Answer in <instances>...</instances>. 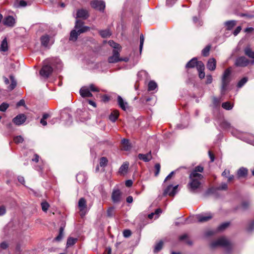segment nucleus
I'll return each mask as SVG.
<instances>
[{
  "label": "nucleus",
  "instance_id": "obj_1",
  "mask_svg": "<svg viewBox=\"0 0 254 254\" xmlns=\"http://www.w3.org/2000/svg\"><path fill=\"white\" fill-rule=\"evenodd\" d=\"M203 171V168L200 166H198L190 174V182L188 186L190 191L193 192L200 188L203 176L199 173L202 172Z\"/></svg>",
  "mask_w": 254,
  "mask_h": 254
},
{
  "label": "nucleus",
  "instance_id": "obj_2",
  "mask_svg": "<svg viewBox=\"0 0 254 254\" xmlns=\"http://www.w3.org/2000/svg\"><path fill=\"white\" fill-rule=\"evenodd\" d=\"M83 23L80 20H77L75 22L74 29L70 32L69 40L75 41L78 36L81 33L85 32L90 29L88 26L83 25Z\"/></svg>",
  "mask_w": 254,
  "mask_h": 254
},
{
  "label": "nucleus",
  "instance_id": "obj_3",
  "mask_svg": "<svg viewBox=\"0 0 254 254\" xmlns=\"http://www.w3.org/2000/svg\"><path fill=\"white\" fill-rule=\"evenodd\" d=\"M231 67L227 68L224 72L222 77V85L221 93L224 94L227 89V87L231 80Z\"/></svg>",
  "mask_w": 254,
  "mask_h": 254
},
{
  "label": "nucleus",
  "instance_id": "obj_4",
  "mask_svg": "<svg viewBox=\"0 0 254 254\" xmlns=\"http://www.w3.org/2000/svg\"><path fill=\"white\" fill-rule=\"evenodd\" d=\"M120 51L117 50H114L113 51V55L110 57L108 59V62L110 63H115L119 61L127 62L128 61V58H120L119 52Z\"/></svg>",
  "mask_w": 254,
  "mask_h": 254
},
{
  "label": "nucleus",
  "instance_id": "obj_5",
  "mask_svg": "<svg viewBox=\"0 0 254 254\" xmlns=\"http://www.w3.org/2000/svg\"><path fill=\"white\" fill-rule=\"evenodd\" d=\"M250 61L246 57L241 56L237 58L235 65L237 66L246 67L250 64Z\"/></svg>",
  "mask_w": 254,
  "mask_h": 254
},
{
  "label": "nucleus",
  "instance_id": "obj_6",
  "mask_svg": "<svg viewBox=\"0 0 254 254\" xmlns=\"http://www.w3.org/2000/svg\"><path fill=\"white\" fill-rule=\"evenodd\" d=\"M229 245L228 241L225 238H220L216 241L211 243L210 246L212 248L221 246V247H227Z\"/></svg>",
  "mask_w": 254,
  "mask_h": 254
},
{
  "label": "nucleus",
  "instance_id": "obj_7",
  "mask_svg": "<svg viewBox=\"0 0 254 254\" xmlns=\"http://www.w3.org/2000/svg\"><path fill=\"white\" fill-rule=\"evenodd\" d=\"M111 198L115 203H119L122 200V192L119 189H114L113 190Z\"/></svg>",
  "mask_w": 254,
  "mask_h": 254
},
{
  "label": "nucleus",
  "instance_id": "obj_8",
  "mask_svg": "<svg viewBox=\"0 0 254 254\" xmlns=\"http://www.w3.org/2000/svg\"><path fill=\"white\" fill-rule=\"evenodd\" d=\"M41 42L43 46L45 47H49L54 43V40L49 35H45L41 37Z\"/></svg>",
  "mask_w": 254,
  "mask_h": 254
},
{
  "label": "nucleus",
  "instance_id": "obj_9",
  "mask_svg": "<svg viewBox=\"0 0 254 254\" xmlns=\"http://www.w3.org/2000/svg\"><path fill=\"white\" fill-rule=\"evenodd\" d=\"M91 6L99 10H103L105 7V3L102 0H94L91 2Z\"/></svg>",
  "mask_w": 254,
  "mask_h": 254
},
{
  "label": "nucleus",
  "instance_id": "obj_10",
  "mask_svg": "<svg viewBox=\"0 0 254 254\" xmlns=\"http://www.w3.org/2000/svg\"><path fill=\"white\" fill-rule=\"evenodd\" d=\"M26 120V117L24 114H19L16 116L12 120L13 123L17 126H20L23 124Z\"/></svg>",
  "mask_w": 254,
  "mask_h": 254
},
{
  "label": "nucleus",
  "instance_id": "obj_11",
  "mask_svg": "<svg viewBox=\"0 0 254 254\" xmlns=\"http://www.w3.org/2000/svg\"><path fill=\"white\" fill-rule=\"evenodd\" d=\"M53 68L51 66L46 65H44L40 71V74L45 77H48L52 72Z\"/></svg>",
  "mask_w": 254,
  "mask_h": 254
},
{
  "label": "nucleus",
  "instance_id": "obj_12",
  "mask_svg": "<svg viewBox=\"0 0 254 254\" xmlns=\"http://www.w3.org/2000/svg\"><path fill=\"white\" fill-rule=\"evenodd\" d=\"M198 221L200 222H204L208 221L212 218L211 213L201 214L196 216Z\"/></svg>",
  "mask_w": 254,
  "mask_h": 254
},
{
  "label": "nucleus",
  "instance_id": "obj_13",
  "mask_svg": "<svg viewBox=\"0 0 254 254\" xmlns=\"http://www.w3.org/2000/svg\"><path fill=\"white\" fill-rule=\"evenodd\" d=\"M178 185L174 187H173L172 185L169 186L164 190V194H168L170 196H174L177 192L176 190L178 188Z\"/></svg>",
  "mask_w": 254,
  "mask_h": 254
},
{
  "label": "nucleus",
  "instance_id": "obj_14",
  "mask_svg": "<svg viewBox=\"0 0 254 254\" xmlns=\"http://www.w3.org/2000/svg\"><path fill=\"white\" fill-rule=\"evenodd\" d=\"M86 201L84 198H81L78 201V207L81 212V215L85 214V209L86 208Z\"/></svg>",
  "mask_w": 254,
  "mask_h": 254
},
{
  "label": "nucleus",
  "instance_id": "obj_15",
  "mask_svg": "<svg viewBox=\"0 0 254 254\" xmlns=\"http://www.w3.org/2000/svg\"><path fill=\"white\" fill-rule=\"evenodd\" d=\"M80 94L82 97L84 98L92 96V94L90 92V90L87 86H83L80 89Z\"/></svg>",
  "mask_w": 254,
  "mask_h": 254
},
{
  "label": "nucleus",
  "instance_id": "obj_16",
  "mask_svg": "<svg viewBox=\"0 0 254 254\" xmlns=\"http://www.w3.org/2000/svg\"><path fill=\"white\" fill-rule=\"evenodd\" d=\"M15 22V19L11 16H7L4 19L3 21L4 25L9 27H13Z\"/></svg>",
  "mask_w": 254,
  "mask_h": 254
},
{
  "label": "nucleus",
  "instance_id": "obj_17",
  "mask_svg": "<svg viewBox=\"0 0 254 254\" xmlns=\"http://www.w3.org/2000/svg\"><path fill=\"white\" fill-rule=\"evenodd\" d=\"M216 66V61L215 59H210L207 64V68L211 71H213L215 69Z\"/></svg>",
  "mask_w": 254,
  "mask_h": 254
},
{
  "label": "nucleus",
  "instance_id": "obj_18",
  "mask_svg": "<svg viewBox=\"0 0 254 254\" xmlns=\"http://www.w3.org/2000/svg\"><path fill=\"white\" fill-rule=\"evenodd\" d=\"M76 15L77 17L82 18L83 19H86L89 16L88 11L83 9H81L77 10Z\"/></svg>",
  "mask_w": 254,
  "mask_h": 254
},
{
  "label": "nucleus",
  "instance_id": "obj_19",
  "mask_svg": "<svg viewBox=\"0 0 254 254\" xmlns=\"http://www.w3.org/2000/svg\"><path fill=\"white\" fill-rule=\"evenodd\" d=\"M118 103L121 108L126 111L127 108V103L125 102L120 96H118Z\"/></svg>",
  "mask_w": 254,
  "mask_h": 254
},
{
  "label": "nucleus",
  "instance_id": "obj_20",
  "mask_svg": "<svg viewBox=\"0 0 254 254\" xmlns=\"http://www.w3.org/2000/svg\"><path fill=\"white\" fill-rule=\"evenodd\" d=\"M138 158L143 160L144 162H148L152 159V155L151 152H149L148 153L143 154H139L138 155Z\"/></svg>",
  "mask_w": 254,
  "mask_h": 254
},
{
  "label": "nucleus",
  "instance_id": "obj_21",
  "mask_svg": "<svg viewBox=\"0 0 254 254\" xmlns=\"http://www.w3.org/2000/svg\"><path fill=\"white\" fill-rule=\"evenodd\" d=\"M131 148L128 140L123 139L122 140V149L126 151L129 150Z\"/></svg>",
  "mask_w": 254,
  "mask_h": 254
},
{
  "label": "nucleus",
  "instance_id": "obj_22",
  "mask_svg": "<svg viewBox=\"0 0 254 254\" xmlns=\"http://www.w3.org/2000/svg\"><path fill=\"white\" fill-rule=\"evenodd\" d=\"M8 50V44L7 39L5 38L2 40L0 47V51L1 52H6Z\"/></svg>",
  "mask_w": 254,
  "mask_h": 254
},
{
  "label": "nucleus",
  "instance_id": "obj_23",
  "mask_svg": "<svg viewBox=\"0 0 254 254\" xmlns=\"http://www.w3.org/2000/svg\"><path fill=\"white\" fill-rule=\"evenodd\" d=\"M245 54L251 59H254V52L250 47H247L244 49Z\"/></svg>",
  "mask_w": 254,
  "mask_h": 254
},
{
  "label": "nucleus",
  "instance_id": "obj_24",
  "mask_svg": "<svg viewBox=\"0 0 254 254\" xmlns=\"http://www.w3.org/2000/svg\"><path fill=\"white\" fill-rule=\"evenodd\" d=\"M129 164L128 163L126 162L124 163L120 168L119 173L121 174H125L127 172V171L128 168Z\"/></svg>",
  "mask_w": 254,
  "mask_h": 254
},
{
  "label": "nucleus",
  "instance_id": "obj_25",
  "mask_svg": "<svg viewBox=\"0 0 254 254\" xmlns=\"http://www.w3.org/2000/svg\"><path fill=\"white\" fill-rule=\"evenodd\" d=\"M248 174V170L244 167L241 168L237 172V175L239 177H245Z\"/></svg>",
  "mask_w": 254,
  "mask_h": 254
},
{
  "label": "nucleus",
  "instance_id": "obj_26",
  "mask_svg": "<svg viewBox=\"0 0 254 254\" xmlns=\"http://www.w3.org/2000/svg\"><path fill=\"white\" fill-rule=\"evenodd\" d=\"M76 179L78 183H82L86 181V177L83 173H80L77 175Z\"/></svg>",
  "mask_w": 254,
  "mask_h": 254
},
{
  "label": "nucleus",
  "instance_id": "obj_27",
  "mask_svg": "<svg viewBox=\"0 0 254 254\" xmlns=\"http://www.w3.org/2000/svg\"><path fill=\"white\" fill-rule=\"evenodd\" d=\"M119 113L118 111H117V110L114 111L111 114V115L109 117V119L111 121L114 122L117 120V119L119 117Z\"/></svg>",
  "mask_w": 254,
  "mask_h": 254
},
{
  "label": "nucleus",
  "instance_id": "obj_28",
  "mask_svg": "<svg viewBox=\"0 0 254 254\" xmlns=\"http://www.w3.org/2000/svg\"><path fill=\"white\" fill-rule=\"evenodd\" d=\"M197 59L196 58H193L192 59L190 62H189L187 64H186V67L187 68H192L195 66L196 63H197Z\"/></svg>",
  "mask_w": 254,
  "mask_h": 254
},
{
  "label": "nucleus",
  "instance_id": "obj_29",
  "mask_svg": "<svg viewBox=\"0 0 254 254\" xmlns=\"http://www.w3.org/2000/svg\"><path fill=\"white\" fill-rule=\"evenodd\" d=\"M100 35L103 38H107L111 35V32L109 29L101 30L99 32Z\"/></svg>",
  "mask_w": 254,
  "mask_h": 254
},
{
  "label": "nucleus",
  "instance_id": "obj_30",
  "mask_svg": "<svg viewBox=\"0 0 254 254\" xmlns=\"http://www.w3.org/2000/svg\"><path fill=\"white\" fill-rule=\"evenodd\" d=\"M27 5H28L27 3L25 1L23 0H21L19 1H18V0H16L14 3V6L16 7H25Z\"/></svg>",
  "mask_w": 254,
  "mask_h": 254
},
{
  "label": "nucleus",
  "instance_id": "obj_31",
  "mask_svg": "<svg viewBox=\"0 0 254 254\" xmlns=\"http://www.w3.org/2000/svg\"><path fill=\"white\" fill-rule=\"evenodd\" d=\"M9 77L11 80V84L8 87V89L10 90H12L16 87L17 83L14 77L12 75H10Z\"/></svg>",
  "mask_w": 254,
  "mask_h": 254
},
{
  "label": "nucleus",
  "instance_id": "obj_32",
  "mask_svg": "<svg viewBox=\"0 0 254 254\" xmlns=\"http://www.w3.org/2000/svg\"><path fill=\"white\" fill-rule=\"evenodd\" d=\"M108 44L110 45V46L113 47L114 49V50H117L118 51H120L121 46L119 44L114 42L112 40H110L108 42Z\"/></svg>",
  "mask_w": 254,
  "mask_h": 254
},
{
  "label": "nucleus",
  "instance_id": "obj_33",
  "mask_svg": "<svg viewBox=\"0 0 254 254\" xmlns=\"http://www.w3.org/2000/svg\"><path fill=\"white\" fill-rule=\"evenodd\" d=\"M236 24V21L235 20L228 21L225 23L228 30H231Z\"/></svg>",
  "mask_w": 254,
  "mask_h": 254
},
{
  "label": "nucleus",
  "instance_id": "obj_34",
  "mask_svg": "<svg viewBox=\"0 0 254 254\" xmlns=\"http://www.w3.org/2000/svg\"><path fill=\"white\" fill-rule=\"evenodd\" d=\"M195 66L198 71H203L204 70V65L201 61H197Z\"/></svg>",
  "mask_w": 254,
  "mask_h": 254
},
{
  "label": "nucleus",
  "instance_id": "obj_35",
  "mask_svg": "<svg viewBox=\"0 0 254 254\" xmlns=\"http://www.w3.org/2000/svg\"><path fill=\"white\" fill-rule=\"evenodd\" d=\"M50 117L49 114H44L43 115L42 118L41 119L40 123L43 126H45L47 125V123L46 121V119H47Z\"/></svg>",
  "mask_w": 254,
  "mask_h": 254
},
{
  "label": "nucleus",
  "instance_id": "obj_36",
  "mask_svg": "<svg viewBox=\"0 0 254 254\" xmlns=\"http://www.w3.org/2000/svg\"><path fill=\"white\" fill-rule=\"evenodd\" d=\"M77 241V239L72 237L69 238L67 240L66 246L70 247L73 245Z\"/></svg>",
  "mask_w": 254,
  "mask_h": 254
},
{
  "label": "nucleus",
  "instance_id": "obj_37",
  "mask_svg": "<svg viewBox=\"0 0 254 254\" xmlns=\"http://www.w3.org/2000/svg\"><path fill=\"white\" fill-rule=\"evenodd\" d=\"M222 107L226 110H229L232 109L233 105L229 102H226L222 104Z\"/></svg>",
  "mask_w": 254,
  "mask_h": 254
},
{
  "label": "nucleus",
  "instance_id": "obj_38",
  "mask_svg": "<svg viewBox=\"0 0 254 254\" xmlns=\"http://www.w3.org/2000/svg\"><path fill=\"white\" fill-rule=\"evenodd\" d=\"M157 86V84L156 82H155L153 81H151L148 83V90H149V91L154 90L156 88Z\"/></svg>",
  "mask_w": 254,
  "mask_h": 254
},
{
  "label": "nucleus",
  "instance_id": "obj_39",
  "mask_svg": "<svg viewBox=\"0 0 254 254\" xmlns=\"http://www.w3.org/2000/svg\"><path fill=\"white\" fill-rule=\"evenodd\" d=\"M64 228L61 227L60 229V232L59 235L55 239L56 241H60L62 239L64 235Z\"/></svg>",
  "mask_w": 254,
  "mask_h": 254
},
{
  "label": "nucleus",
  "instance_id": "obj_40",
  "mask_svg": "<svg viewBox=\"0 0 254 254\" xmlns=\"http://www.w3.org/2000/svg\"><path fill=\"white\" fill-rule=\"evenodd\" d=\"M163 247V242L160 241L158 244H156L155 249L154 250V253H158L159 251H160Z\"/></svg>",
  "mask_w": 254,
  "mask_h": 254
},
{
  "label": "nucleus",
  "instance_id": "obj_41",
  "mask_svg": "<svg viewBox=\"0 0 254 254\" xmlns=\"http://www.w3.org/2000/svg\"><path fill=\"white\" fill-rule=\"evenodd\" d=\"M248 81L247 77H244L238 83L237 86L239 88L242 87Z\"/></svg>",
  "mask_w": 254,
  "mask_h": 254
},
{
  "label": "nucleus",
  "instance_id": "obj_42",
  "mask_svg": "<svg viewBox=\"0 0 254 254\" xmlns=\"http://www.w3.org/2000/svg\"><path fill=\"white\" fill-rule=\"evenodd\" d=\"M9 107V104L3 102L0 105V111L5 112Z\"/></svg>",
  "mask_w": 254,
  "mask_h": 254
},
{
  "label": "nucleus",
  "instance_id": "obj_43",
  "mask_svg": "<svg viewBox=\"0 0 254 254\" xmlns=\"http://www.w3.org/2000/svg\"><path fill=\"white\" fill-rule=\"evenodd\" d=\"M210 49V46H207L202 51V54L203 56L206 57L208 55Z\"/></svg>",
  "mask_w": 254,
  "mask_h": 254
},
{
  "label": "nucleus",
  "instance_id": "obj_44",
  "mask_svg": "<svg viewBox=\"0 0 254 254\" xmlns=\"http://www.w3.org/2000/svg\"><path fill=\"white\" fill-rule=\"evenodd\" d=\"M41 207L42 210L44 212H46L49 207V204L46 201L42 202L41 203Z\"/></svg>",
  "mask_w": 254,
  "mask_h": 254
},
{
  "label": "nucleus",
  "instance_id": "obj_45",
  "mask_svg": "<svg viewBox=\"0 0 254 254\" xmlns=\"http://www.w3.org/2000/svg\"><path fill=\"white\" fill-rule=\"evenodd\" d=\"M108 160L105 157H102L100 161V165L101 167H105L107 164Z\"/></svg>",
  "mask_w": 254,
  "mask_h": 254
},
{
  "label": "nucleus",
  "instance_id": "obj_46",
  "mask_svg": "<svg viewBox=\"0 0 254 254\" xmlns=\"http://www.w3.org/2000/svg\"><path fill=\"white\" fill-rule=\"evenodd\" d=\"M229 225V223L228 222H225V223H224L222 224H221L218 228V231H223L225 229H226Z\"/></svg>",
  "mask_w": 254,
  "mask_h": 254
},
{
  "label": "nucleus",
  "instance_id": "obj_47",
  "mask_svg": "<svg viewBox=\"0 0 254 254\" xmlns=\"http://www.w3.org/2000/svg\"><path fill=\"white\" fill-rule=\"evenodd\" d=\"M15 143H21L23 142V137L19 135V136H17L16 137H15L14 138V139H13Z\"/></svg>",
  "mask_w": 254,
  "mask_h": 254
},
{
  "label": "nucleus",
  "instance_id": "obj_48",
  "mask_svg": "<svg viewBox=\"0 0 254 254\" xmlns=\"http://www.w3.org/2000/svg\"><path fill=\"white\" fill-rule=\"evenodd\" d=\"M114 207H110L108 210H107V215L109 217H111L114 214Z\"/></svg>",
  "mask_w": 254,
  "mask_h": 254
},
{
  "label": "nucleus",
  "instance_id": "obj_49",
  "mask_svg": "<svg viewBox=\"0 0 254 254\" xmlns=\"http://www.w3.org/2000/svg\"><path fill=\"white\" fill-rule=\"evenodd\" d=\"M90 91H93V92H99V89L96 87L94 84H90L89 85V87H88Z\"/></svg>",
  "mask_w": 254,
  "mask_h": 254
},
{
  "label": "nucleus",
  "instance_id": "obj_50",
  "mask_svg": "<svg viewBox=\"0 0 254 254\" xmlns=\"http://www.w3.org/2000/svg\"><path fill=\"white\" fill-rule=\"evenodd\" d=\"M144 36L142 34L140 35V46H139V50H140V51L141 52L142 49V47H143V43H144Z\"/></svg>",
  "mask_w": 254,
  "mask_h": 254
},
{
  "label": "nucleus",
  "instance_id": "obj_51",
  "mask_svg": "<svg viewBox=\"0 0 254 254\" xmlns=\"http://www.w3.org/2000/svg\"><path fill=\"white\" fill-rule=\"evenodd\" d=\"M155 176H158V175L159 174V172H160V165L159 164H156L155 165Z\"/></svg>",
  "mask_w": 254,
  "mask_h": 254
},
{
  "label": "nucleus",
  "instance_id": "obj_52",
  "mask_svg": "<svg viewBox=\"0 0 254 254\" xmlns=\"http://www.w3.org/2000/svg\"><path fill=\"white\" fill-rule=\"evenodd\" d=\"M123 235L125 237L127 238L131 235V232L129 230H125L123 232Z\"/></svg>",
  "mask_w": 254,
  "mask_h": 254
},
{
  "label": "nucleus",
  "instance_id": "obj_53",
  "mask_svg": "<svg viewBox=\"0 0 254 254\" xmlns=\"http://www.w3.org/2000/svg\"><path fill=\"white\" fill-rule=\"evenodd\" d=\"M212 76L211 75H207L206 76V84H210L212 82Z\"/></svg>",
  "mask_w": 254,
  "mask_h": 254
},
{
  "label": "nucleus",
  "instance_id": "obj_54",
  "mask_svg": "<svg viewBox=\"0 0 254 254\" xmlns=\"http://www.w3.org/2000/svg\"><path fill=\"white\" fill-rule=\"evenodd\" d=\"M6 212L5 207L4 206H0V216L4 215Z\"/></svg>",
  "mask_w": 254,
  "mask_h": 254
},
{
  "label": "nucleus",
  "instance_id": "obj_55",
  "mask_svg": "<svg viewBox=\"0 0 254 254\" xmlns=\"http://www.w3.org/2000/svg\"><path fill=\"white\" fill-rule=\"evenodd\" d=\"M220 100L216 97H214L213 99V104L215 106H217L218 105H219V103H220Z\"/></svg>",
  "mask_w": 254,
  "mask_h": 254
},
{
  "label": "nucleus",
  "instance_id": "obj_56",
  "mask_svg": "<svg viewBox=\"0 0 254 254\" xmlns=\"http://www.w3.org/2000/svg\"><path fill=\"white\" fill-rule=\"evenodd\" d=\"M227 188V185L225 183L222 184L218 188L219 190H225Z\"/></svg>",
  "mask_w": 254,
  "mask_h": 254
},
{
  "label": "nucleus",
  "instance_id": "obj_57",
  "mask_svg": "<svg viewBox=\"0 0 254 254\" xmlns=\"http://www.w3.org/2000/svg\"><path fill=\"white\" fill-rule=\"evenodd\" d=\"M242 28H241V26H238L237 27V28L234 30V32H233V34L235 36H236L238 34V33H240V32L241 31Z\"/></svg>",
  "mask_w": 254,
  "mask_h": 254
},
{
  "label": "nucleus",
  "instance_id": "obj_58",
  "mask_svg": "<svg viewBox=\"0 0 254 254\" xmlns=\"http://www.w3.org/2000/svg\"><path fill=\"white\" fill-rule=\"evenodd\" d=\"M162 212V210L160 208H158V209H157L155 212H154V213H155V215H156L155 216V218H157L158 217H159V215H160V213H161Z\"/></svg>",
  "mask_w": 254,
  "mask_h": 254
},
{
  "label": "nucleus",
  "instance_id": "obj_59",
  "mask_svg": "<svg viewBox=\"0 0 254 254\" xmlns=\"http://www.w3.org/2000/svg\"><path fill=\"white\" fill-rule=\"evenodd\" d=\"M176 0H166L167 5L168 6H172L176 1Z\"/></svg>",
  "mask_w": 254,
  "mask_h": 254
},
{
  "label": "nucleus",
  "instance_id": "obj_60",
  "mask_svg": "<svg viewBox=\"0 0 254 254\" xmlns=\"http://www.w3.org/2000/svg\"><path fill=\"white\" fill-rule=\"evenodd\" d=\"M229 174H230V171L228 170H225L224 171V172L222 173V175L223 177L227 178L228 176L229 175Z\"/></svg>",
  "mask_w": 254,
  "mask_h": 254
},
{
  "label": "nucleus",
  "instance_id": "obj_61",
  "mask_svg": "<svg viewBox=\"0 0 254 254\" xmlns=\"http://www.w3.org/2000/svg\"><path fill=\"white\" fill-rule=\"evenodd\" d=\"M126 186L127 187H131L132 185V182L131 180H127L126 182Z\"/></svg>",
  "mask_w": 254,
  "mask_h": 254
},
{
  "label": "nucleus",
  "instance_id": "obj_62",
  "mask_svg": "<svg viewBox=\"0 0 254 254\" xmlns=\"http://www.w3.org/2000/svg\"><path fill=\"white\" fill-rule=\"evenodd\" d=\"M199 72V77L200 78L202 79L204 78L205 77V72H204V70L198 71Z\"/></svg>",
  "mask_w": 254,
  "mask_h": 254
},
{
  "label": "nucleus",
  "instance_id": "obj_63",
  "mask_svg": "<svg viewBox=\"0 0 254 254\" xmlns=\"http://www.w3.org/2000/svg\"><path fill=\"white\" fill-rule=\"evenodd\" d=\"M25 104V102L23 100H20L17 103V106L19 107L21 106H24Z\"/></svg>",
  "mask_w": 254,
  "mask_h": 254
},
{
  "label": "nucleus",
  "instance_id": "obj_64",
  "mask_svg": "<svg viewBox=\"0 0 254 254\" xmlns=\"http://www.w3.org/2000/svg\"><path fill=\"white\" fill-rule=\"evenodd\" d=\"M0 246L2 249H5L7 247V245L5 242H2L0 244Z\"/></svg>",
  "mask_w": 254,
  "mask_h": 254
}]
</instances>
